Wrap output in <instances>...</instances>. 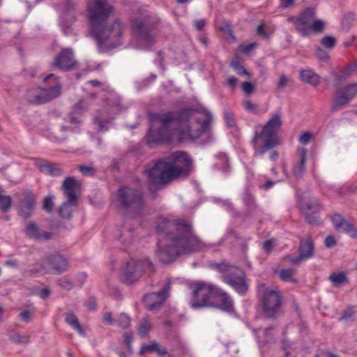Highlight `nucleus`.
I'll return each instance as SVG.
<instances>
[{"label":"nucleus","instance_id":"obj_1","mask_svg":"<svg viewBox=\"0 0 357 357\" xmlns=\"http://www.w3.org/2000/svg\"><path fill=\"white\" fill-rule=\"evenodd\" d=\"M213 116L208 112L198 113L192 109L151 116V127L147 135L151 146L188 137L197 139L208 129Z\"/></svg>","mask_w":357,"mask_h":357},{"label":"nucleus","instance_id":"obj_2","mask_svg":"<svg viewBox=\"0 0 357 357\" xmlns=\"http://www.w3.org/2000/svg\"><path fill=\"white\" fill-rule=\"evenodd\" d=\"M86 12L91 33L100 48L110 50L121 45L126 26L118 18L109 20L114 8L108 0H86Z\"/></svg>","mask_w":357,"mask_h":357},{"label":"nucleus","instance_id":"obj_3","mask_svg":"<svg viewBox=\"0 0 357 357\" xmlns=\"http://www.w3.org/2000/svg\"><path fill=\"white\" fill-rule=\"evenodd\" d=\"M160 235H166L168 242L159 245L156 257L162 263H169L179 255L202 250L205 243L192 231L191 225L185 221L175 222L160 218L157 223Z\"/></svg>","mask_w":357,"mask_h":357},{"label":"nucleus","instance_id":"obj_4","mask_svg":"<svg viewBox=\"0 0 357 357\" xmlns=\"http://www.w3.org/2000/svg\"><path fill=\"white\" fill-rule=\"evenodd\" d=\"M192 160L183 152H176L169 157L158 160L144 170L153 184H165L182 175H187Z\"/></svg>","mask_w":357,"mask_h":357},{"label":"nucleus","instance_id":"obj_5","mask_svg":"<svg viewBox=\"0 0 357 357\" xmlns=\"http://www.w3.org/2000/svg\"><path fill=\"white\" fill-rule=\"evenodd\" d=\"M281 125V115L275 114L263 126L260 132H255L252 141L255 149V155H263L279 144L276 134Z\"/></svg>","mask_w":357,"mask_h":357},{"label":"nucleus","instance_id":"obj_6","mask_svg":"<svg viewBox=\"0 0 357 357\" xmlns=\"http://www.w3.org/2000/svg\"><path fill=\"white\" fill-rule=\"evenodd\" d=\"M117 200L124 215L130 218L139 216L145 207L142 192L128 186H123L119 189Z\"/></svg>","mask_w":357,"mask_h":357},{"label":"nucleus","instance_id":"obj_7","mask_svg":"<svg viewBox=\"0 0 357 357\" xmlns=\"http://www.w3.org/2000/svg\"><path fill=\"white\" fill-rule=\"evenodd\" d=\"M43 81L48 84L50 86L29 90L26 95V99L30 103L34 105L45 104L61 95L62 86L58 77L53 73H50L44 76Z\"/></svg>","mask_w":357,"mask_h":357},{"label":"nucleus","instance_id":"obj_8","mask_svg":"<svg viewBox=\"0 0 357 357\" xmlns=\"http://www.w3.org/2000/svg\"><path fill=\"white\" fill-rule=\"evenodd\" d=\"M38 267L26 271L29 277L37 274H62L70 268L68 259L59 253H53L43 257L38 264Z\"/></svg>","mask_w":357,"mask_h":357},{"label":"nucleus","instance_id":"obj_9","mask_svg":"<svg viewBox=\"0 0 357 357\" xmlns=\"http://www.w3.org/2000/svg\"><path fill=\"white\" fill-rule=\"evenodd\" d=\"M153 271V264L148 259L138 261L130 259L122 266L120 278L123 283L132 284L138 281L143 274Z\"/></svg>","mask_w":357,"mask_h":357},{"label":"nucleus","instance_id":"obj_10","mask_svg":"<svg viewBox=\"0 0 357 357\" xmlns=\"http://www.w3.org/2000/svg\"><path fill=\"white\" fill-rule=\"evenodd\" d=\"M217 287L209 283L197 282L192 284V296L190 305L193 309L214 306L213 299L215 298Z\"/></svg>","mask_w":357,"mask_h":357},{"label":"nucleus","instance_id":"obj_11","mask_svg":"<svg viewBox=\"0 0 357 357\" xmlns=\"http://www.w3.org/2000/svg\"><path fill=\"white\" fill-rule=\"evenodd\" d=\"M216 267L222 273V280L225 283L232 287L238 294H245L248 285L245 273L241 268L225 263L217 264Z\"/></svg>","mask_w":357,"mask_h":357},{"label":"nucleus","instance_id":"obj_12","mask_svg":"<svg viewBox=\"0 0 357 357\" xmlns=\"http://www.w3.org/2000/svg\"><path fill=\"white\" fill-rule=\"evenodd\" d=\"M281 293L271 288H266L261 298V305L264 315L267 318H275L282 307Z\"/></svg>","mask_w":357,"mask_h":357},{"label":"nucleus","instance_id":"obj_13","mask_svg":"<svg viewBox=\"0 0 357 357\" xmlns=\"http://www.w3.org/2000/svg\"><path fill=\"white\" fill-rule=\"evenodd\" d=\"M132 31L137 42L138 48L148 49L155 43V31L147 22L140 20L133 21Z\"/></svg>","mask_w":357,"mask_h":357},{"label":"nucleus","instance_id":"obj_14","mask_svg":"<svg viewBox=\"0 0 357 357\" xmlns=\"http://www.w3.org/2000/svg\"><path fill=\"white\" fill-rule=\"evenodd\" d=\"M171 281L168 280L162 289L158 292L146 294L144 296V303L148 310H158L169 296Z\"/></svg>","mask_w":357,"mask_h":357},{"label":"nucleus","instance_id":"obj_15","mask_svg":"<svg viewBox=\"0 0 357 357\" xmlns=\"http://www.w3.org/2000/svg\"><path fill=\"white\" fill-rule=\"evenodd\" d=\"M52 65L63 71L73 70L77 66L73 50L70 48L62 50L55 58Z\"/></svg>","mask_w":357,"mask_h":357},{"label":"nucleus","instance_id":"obj_16","mask_svg":"<svg viewBox=\"0 0 357 357\" xmlns=\"http://www.w3.org/2000/svg\"><path fill=\"white\" fill-rule=\"evenodd\" d=\"M315 16V10L312 8H307L301 15L296 19V29L302 36L309 34V26L313 22Z\"/></svg>","mask_w":357,"mask_h":357},{"label":"nucleus","instance_id":"obj_17","mask_svg":"<svg viewBox=\"0 0 357 357\" xmlns=\"http://www.w3.org/2000/svg\"><path fill=\"white\" fill-rule=\"evenodd\" d=\"M331 221L335 229L338 232H343L351 237L357 238V229L354 225L347 221L339 214H334L331 216Z\"/></svg>","mask_w":357,"mask_h":357},{"label":"nucleus","instance_id":"obj_18","mask_svg":"<svg viewBox=\"0 0 357 357\" xmlns=\"http://www.w3.org/2000/svg\"><path fill=\"white\" fill-rule=\"evenodd\" d=\"M314 244L310 238H307L301 241L300 253L296 257H288L287 259L293 264H299L301 261L307 260L313 256Z\"/></svg>","mask_w":357,"mask_h":357},{"label":"nucleus","instance_id":"obj_19","mask_svg":"<svg viewBox=\"0 0 357 357\" xmlns=\"http://www.w3.org/2000/svg\"><path fill=\"white\" fill-rule=\"evenodd\" d=\"M321 206L316 199H311L308 202H303L301 204V208L305 215L307 221L314 225L317 222V217L316 214L321 209Z\"/></svg>","mask_w":357,"mask_h":357},{"label":"nucleus","instance_id":"obj_20","mask_svg":"<svg viewBox=\"0 0 357 357\" xmlns=\"http://www.w3.org/2000/svg\"><path fill=\"white\" fill-rule=\"evenodd\" d=\"M24 232L27 237L36 241H47L52 238L51 233L42 231L39 226L33 222L26 225Z\"/></svg>","mask_w":357,"mask_h":357},{"label":"nucleus","instance_id":"obj_21","mask_svg":"<svg viewBox=\"0 0 357 357\" xmlns=\"http://www.w3.org/2000/svg\"><path fill=\"white\" fill-rule=\"evenodd\" d=\"M81 186V183L75 177H68L63 182L64 194L70 202L77 201V193Z\"/></svg>","mask_w":357,"mask_h":357},{"label":"nucleus","instance_id":"obj_22","mask_svg":"<svg viewBox=\"0 0 357 357\" xmlns=\"http://www.w3.org/2000/svg\"><path fill=\"white\" fill-rule=\"evenodd\" d=\"M36 204L35 197L31 194H27L20 202L19 215L23 218L31 216Z\"/></svg>","mask_w":357,"mask_h":357},{"label":"nucleus","instance_id":"obj_23","mask_svg":"<svg viewBox=\"0 0 357 357\" xmlns=\"http://www.w3.org/2000/svg\"><path fill=\"white\" fill-rule=\"evenodd\" d=\"M220 298V304L219 308L226 312H231L234 310L233 301L229 296L221 289L217 287L215 291V298Z\"/></svg>","mask_w":357,"mask_h":357},{"label":"nucleus","instance_id":"obj_24","mask_svg":"<svg viewBox=\"0 0 357 357\" xmlns=\"http://www.w3.org/2000/svg\"><path fill=\"white\" fill-rule=\"evenodd\" d=\"M307 151L301 149L299 151V158L297 164L293 168L294 175L296 178L301 177L305 172Z\"/></svg>","mask_w":357,"mask_h":357},{"label":"nucleus","instance_id":"obj_25","mask_svg":"<svg viewBox=\"0 0 357 357\" xmlns=\"http://www.w3.org/2000/svg\"><path fill=\"white\" fill-rule=\"evenodd\" d=\"M301 79L310 84L317 86L319 84V76L311 70H303L300 72Z\"/></svg>","mask_w":357,"mask_h":357},{"label":"nucleus","instance_id":"obj_26","mask_svg":"<svg viewBox=\"0 0 357 357\" xmlns=\"http://www.w3.org/2000/svg\"><path fill=\"white\" fill-rule=\"evenodd\" d=\"M77 202H70L69 199L62 204L59 208V213L60 215L63 218H70L72 217L73 212L75 211L77 206Z\"/></svg>","mask_w":357,"mask_h":357},{"label":"nucleus","instance_id":"obj_27","mask_svg":"<svg viewBox=\"0 0 357 357\" xmlns=\"http://www.w3.org/2000/svg\"><path fill=\"white\" fill-rule=\"evenodd\" d=\"M65 321L70 325L75 331L82 335H84L85 331L82 328L77 317L74 313L70 312L65 314Z\"/></svg>","mask_w":357,"mask_h":357},{"label":"nucleus","instance_id":"obj_28","mask_svg":"<svg viewBox=\"0 0 357 357\" xmlns=\"http://www.w3.org/2000/svg\"><path fill=\"white\" fill-rule=\"evenodd\" d=\"M39 169L43 173L54 176H59L62 173V169L58 165L54 164H42L39 166Z\"/></svg>","mask_w":357,"mask_h":357},{"label":"nucleus","instance_id":"obj_29","mask_svg":"<svg viewBox=\"0 0 357 357\" xmlns=\"http://www.w3.org/2000/svg\"><path fill=\"white\" fill-rule=\"evenodd\" d=\"M350 100L344 94L339 92L335 96V101L331 109L333 111H336L345 105Z\"/></svg>","mask_w":357,"mask_h":357},{"label":"nucleus","instance_id":"obj_30","mask_svg":"<svg viewBox=\"0 0 357 357\" xmlns=\"http://www.w3.org/2000/svg\"><path fill=\"white\" fill-rule=\"evenodd\" d=\"M295 273L296 270L294 268L282 269L278 273L280 279L285 282H296V280L293 278Z\"/></svg>","mask_w":357,"mask_h":357},{"label":"nucleus","instance_id":"obj_31","mask_svg":"<svg viewBox=\"0 0 357 357\" xmlns=\"http://www.w3.org/2000/svg\"><path fill=\"white\" fill-rule=\"evenodd\" d=\"M119 327L126 329L128 328L130 325V318L126 313H121L116 319H115V323Z\"/></svg>","mask_w":357,"mask_h":357},{"label":"nucleus","instance_id":"obj_32","mask_svg":"<svg viewBox=\"0 0 357 357\" xmlns=\"http://www.w3.org/2000/svg\"><path fill=\"white\" fill-rule=\"evenodd\" d=\"M256 335L257 337H260L261 335L264 336V340H263L264 342H271L273 340V328H266L264 329H258L255 331Z\"/></svg>","mask_w":357,"mask_h":357},{"label":"nucleus","instance_id":"obj_33","mask_svg":"<svg viewBox=\"0 0 357 357\" xmlns=\"http://www.w3.org/2000/svg\"><path fill=\"white\" fill-rule=\"evenodd\" d=\"M70 131L71 129L69 127L62 126L54 131V137L58 141L63 142L67 139L68 136L66 133Z\"/></svg>","mask_w":357,"mask_h":357},{"label":"nucleus","instance_id":"obj_34","mask_svg":"<svg viewBox=\"0 0 357 357\" xmlns=\"http://www.w3.org/2000/svg\"><path fill=\"white\" fill-rule=\"evenodd\" d=\"M56 284L61 288L70 291L73 288V281L67 276L59 278L56 280Z\"/></svg>","mask_w":357,"mask_h":357},{"label":"nucleus","instance_id":"obj_35","mask_svg":"<svg viewBox=\"0 0 357 357\" xmlns=\"http://www.w3.org/2000/svg\"><path fill=\"white\" fill-rule=\"evenodd\" d=\"M330 280L337 287L343 284L347 280V278L343 273H334L331 275Z\"/></svg>","mask_w":357,"mask_h":357},{"label":"nucleus","instance_id":"obj_36","mask_svg":"<svg viewBox=\"0 0 357 357\" xmlns=\"http://www.w3.org/2000/svg\"><path fill=\"white\" fill-rule=\"evenodd\" d=\"M350 100L357 94V84H353L346 86L342 91Z\"/></svg>","mask_w":357,"mask_h":357},{"label":"nucleus","instance_id":"obj_37","mask_svg":"<svg viewBox=\"0 0 357 357\" xmlns=\"http://www.w3.org/2000/svg\"><path fill=\"white\" fill-rule=\"evenodd\" d=\"M324 29V22L320 20H314L309 26V33L314 31L316 33L321 32Z\"/></svg>","mask_w":357,"mask_h":357},{"label":"nucleus","instance_id":"obj_38","mask_svg":"<svg viewBox=\"0 0 357 357\" xmlns=\"http://www.w3.org/2000/svg\"><path fill=\"white\" fill-rule=\"evenodd\" d=\"M151 328V325L149 323V321L147 319H144L139 324V334L142 336L146 335L149 332Z\"/></svg>","mask_w":357,"mask_h":357},{"label":"nucleus","instance_id":"obj_39","mask_svg":"<svg viewBox=\"0 0 357 357\" xmlns=\"http://www.w3.org/2000/svg\"><path fill=\"white\" fill-rule=\"evenodd\" d=\"M231 66L238 75H249L248 70L241 65L240 62L237 59L232 61Z\"/></svg>","mask_w":357,"mask_h":357},{"label":"nucleus","instance_id":"obj_40","mask_svg":"<svg viewBox=\"0 0 357 357\" xmlns=\"http://www.w3.org/2000/svg\"><path fill=\"white\" fill-rule=\"evenodd\" d=\"M321 43L326 48L332 49L336 44V39L331 36H325L321 39Z\"/></svg>","mask_w":357,"mask_h":357},{"label":"nucleus","instance_id":"obj_41","mask_svg":"<svg viewBox=\"0 0 357 357\" xmlns=\"http://www.w3.org/2000/svg\"><path fill=\"white\" fill-rule=\"evenodd\" d=\"M245 109L249 112L257 114L258 113L257 105L252 103L250 100H246L243 102Z\"/></svg>","mask_w":357,"mask_h":357},{"label":"nucleus","instance_id":"obj_42","mask_svg":"<svg viewBox=\"0 0 357 357\" xmlns=\"http://www.w3.org/2000/svg\"><path fill=\"white\" fill-rule=\"evenodd\" d=\"M224 117L226 121V123L229 127H234L236 125L235 118L233 113L229 111L224 112Z\"/></svg>","mask_w":357,"mask_h":357},{"label":"nucleus","instance_id":"obj_43","mask_svg":"<svg viewBox=\"0 0 357 357\" xmlns=\"http://www.w3.org/2000/svg\"><path fill=\"white\" fill-rule=\"evenodd\" d=\"M10 339L15 343H27L29 342V338L26 336H22L19 333H15L10 335Z\"/></svg>","mask_w":357,"mask_h":357},{"label":"nucleus","instance_id":"obj_44","mask_svg":"<svg viewBox=\"0 0 357 357\" xmlns=\"http://www.w3.org/2000/svg\"><path fill=\"white\" fill-rule=\"evenodd\" d=\"M53 199H54L53 196L46 197L44 199L43 208L47 212H51L52 211L53 206H54Z\"/></svg>","mask_w":357,"mask_h":357},{"label":"nucleus","instance_id":"obj_45","mask_svg":"<svg viewBox=\"0 0 357 357\" xmlns=\"http://www.w3.org/2000/svg\"><path fill=\"white\" fill-rule=\"evenodd\" d=\"M80 172L87 176H90L94 174L95 169L92 166L80 165L79 167Z\"/></svg>","mask_w":357,"mask_h":357},{"label":"nucleus","instance_id":"obj_46","mask_svg":"<svg viewBox=\"0 0 357 357\" xmlns=\"http://www.w3.org/2000/svg\"><path fill=\"white\" fill-rule=\"evenodd\" d=\"M354 311L353 310V309L347 308V310H345L343 312V313L340 317V320L344 321L351 320L354 317Z\"/></svg>","mask_w":357,"mask_h":357},{"label":"nucleus","instance_id":"obj_47","mask_svg":"<svg viewBox=\"0 0 357 357\" xmlns=\"http://www.w3.org/2000/svg\"><path fill=\"white\" fill-rule=\"evenodd\" d=\"M33 314V310H24L19 314V317L23 321L29 322L31 319Z\"/></svg>","mask_w":357,"mask_h":357},{"label":"nucleus","instance_id":"obj_48","mask_svg":"<svg viewBox=\"0 0 357 357\" xmlns=\"http://www.w3.org/2000/svg\"><path fill=\"white\" fill-rule=\"evenodd\" d=\"M241 88L243 92L247 95L251 94L255 89L254 85L251 82H243L241 84Z\"/></svg>","mask_w":357,"mask_h":357},{"label":"nucleus","instance_id":"obj_49","mask_svg":"<svg viewBox=\"0 0 357 357\" xmlns=\"http://www.w3.org/2000/svg\"><path fill=\"white\" fill-rule=\"evenodd\" d=\"M275 245V241L274 239H270L263 243V249L268 253L271 252L274 246Z\"/></svg>","mask_w":357,"mask_h":357},{"label":"nucleus","instance_id":"obj_50","mask_svg":"<svg viewBox=\"0 0 357 357\" xmlns=\"http://www.w3.org/2000/svg\"><path fill=\"white\" fill-rule=\"evenodd\" d=\"M158 347V344L155 342H152L149 345H144L141 349V353L151 352L152 351H156Z\"/></svg>","mask_w":357,"mask_h":357},{"label":"nucleus","instance_id":"obj_51","mask_svg":"<svg viewBox=\"0 0 357 357\" xmlns=\"http://www.w3.org/2000/svg\"><path fill=\"white\" fill-rule=\"evenodd\" d=\"M336 243H337L336 239L332 235L328 236L325 238L324 245L326 248H333L336 245Z\"/></svg>","mask_w":357,"mask_h":357},{"label":"nucleus","instance_id":"obj_52","mask_svg":"<svg viewBox=\"0 0 357 357\" xmlns=\"http://www.w3.org/2000/svg\"><path fill=\"white\" fill-rule=\"evenodd\" d=\"M316 55L319 59L322 61H326L328 59V55L327 52H325L324 50L321 49L320 47H318L317 49Z\"/></svg>","mask_w":357,"mask_h":357},{"label":"nucleus","instance_id":"obj_53","mask_svg":"<svg viewBox=\"0 0 357 357\" xmlns=\"http://www.w3.org/2000/svg\"><path fill=\"white\" fill-rule=\"evenodd\" d=\"M311 137L312 135L310 132H305L301 135L299 142L302 144H307L309 142Z\"/></svg>","mask_w":357,"mask_h":357},{"label":"nucleus","instance_id":"obj_54","mask_svg":"<svg viewBox=\"0 0 357 357\" xmlns=\"http://www.w3.org/2000/svg\"><path fill=\"white\" fill-rule=\"evenodd\" d=\"M51 291L48 287H45L43 289L38 293V295L42 298L45 299L48 298L50 295Z\"/></svg>","mask_w":357,"mask_h":357},{"label":"nucleus","instance_id":"obj_55","mask_svg":"<svg viewBox=\"0 0 357 357\" xmlns=\"http://www.w3.org/2000/svg\"><path fill=\"white\" fill-rule=\"evenodd\" d=\"M287 84V79L284 75H281L280 80L278 83V87L280 89H283Z\"/></svg>","mask_w":357,"mask_h":357},{"label":"nucleus","instance_id":"obj_56","mask_svg":"<svg viewBox=\"0 0 357 357\" xmlns=\"http://www.w3.org/2000/svg\"><path fill=\"white\" fill-rule=\"evenodd\" d=\"M103 321L107 324H113L115 323V319H112L111 312H106L104 314Z\"/></svg>","mask_w":357,"mask_h":357},{"label":"nucleus","instance_id":"obj_57","mask_svg":"<svg viewBox=\"0 0 357 357\" xmlns=\"http://www.w3.org/2000/svg\"><path fill=\"white\" fill-rule=\"evenodd\" d=\"M64 6L66 12H70L75 8V3L70 0H65Z\"/></svg>","mask_w":357,"mask_h":357},{"label":"nucleus","instance_id":"obj_58","mask_svg":"<svg viewBox=\"0 0 357 357\" xmlns=\"http://www.w3.org/2000/svg\"><path fill=\"white\" fill-rule=\"evenodd\" d=\"M205 24H206V21L204 19L199 20L194 22L195 26L199 31L202 30V29L204 27Z\"/></svg>","mask_w":357,"mask_h":357},{"label":"nucleus","instance_id":"obj_59","mask_svg":"<svg viewBox=\"0 0 357 357\" xmlns=\"http://www.w3.org/2000/svg\"><path fill=\"white\" fill-rule=\"evenodd\" d=\"M155 351L162 357H171L167 350L165 348L160 347L159 345Z\"/></svg>","mask_w":357,"mask_h":357},{"label":"nucleus","instance_id":"obj_60","mask_svg":"<svg viewBox=\"0 0 357 357\" xmlns=\"http://www.w3.org/2000/svg\"><path fill=\"white\" fill-rule=\"evenodd\" d=\"M295 0H280V6L287 8L293 6Z\"/></svg>","mask_w":357,"mask_h":357},{"label":"nucleus","instance_id":"obj_61","mask_svg":"<svg viewBox=\"0 0 357 357\" xmlns=\"http://www.w3.org/2000/svg\"><path fill=\"white\" fill-rule=\"evenodd\" d=\"M256 47H257V43H252L248 44V45L244 46L242 48V51L244 53H248L250 50H253Z\"/></svg>","mask_w":357,"mask_h":357},{"label":"nucleus","instance_id":"obj_62","mask_svg":"<svg viewBox=\"0 0 357 357\" xmlns=\"http://www.w3.org/2000/svg\"><path fill=\"white\" fill-rule=\"evenodd\" d=\"M257 33L259 35L262 36L264 37H267L268 36V34H267V32L266 31L264 25H263V24L259 25L257 27Z\"/></svg>","mask_w":357,"mask_h":357},{"label":"nucleus","instance_id":"obj_63","mask_svg":"<svg viewBox=\"0 0 357 357\" xmlns=\"http://www.w3.org/2000/svg\"><path fill=\"white\" fill-rule=\"evenodd\" d=\"M238 82V79L235 77H230L227 79V83L229 86L234 87Z\"/></svg>","mask_w":357,"mask_h":357},{"label":"nucleus","instance_id":"obj_64","mask_svg":"<svg viewBox=\"0 0 357 357\" xmlns=\"http://www.w3.org/2000/svg\"><path fill=\"white\" fill-rule=\"evenodd\" d=\"M132 335L126 333L124 335L125 342L128 348L130 347L132 343Z\"/></svg>","mask_w":357,"mask_h":357}]
</instances>
